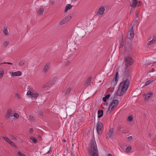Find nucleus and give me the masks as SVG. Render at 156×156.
<instances>
[{"mask_svg":"<svg viewBox=\"0 0 156 156\" xmlns=\"http://www.w3.org/2000/svg\"><path fill=\"white\" fill-rule=\"evenodd\" d=\"M129 81L128 79L121 82L116 92V95L122 96L126 92L129 86Z\"/></svg>","mask_w":156,"mask_h":156,"instance_id":"obj_1","label":"nucleus"},{"mask_svg":"<svg viewBox=\"0 0 156 156\" xmlns=\"http://www.w3.org/2000/svg\"><path fill=\"white\" fill-rule=\"evenodd\" d=\"M90 153L91 156H98V150L96 141L94 139L90 140Z\"/></svg>","mask_w":156,"mask_h":156,"instance_id":"obj_2","label":"nucleus"},{"mask_svg":"<svg viewBox=\"0 0 156 156\" xmlns=\"http://www.w3.org/2000/svg\"><path fill=\"white\" fill-rule=\"evenodd\" d=\"M125 61L126 67L132 65L133 62V59L129 56H127L125 58Z\"/></svg>","mask_w":156,"mask_h":156,"instance_id":"obj_3","label":"nucleus"},{"mask_svg":"<svg viewBox=\"0 0 156 156\" xmlns=\"http://www.w3.org/2000/svg\"><path fill=\"white\" fill-rule=\"evenodd\" d=\"M72 17L70 15H69L65 17L63 19L59 22V24L60 25H62L64 24L67 23L69 20L72 19Z\"/></svg>","mask_w":156,"mask_h":156,"instance_id":"obj_4","label":"nucleus"},{"mask_svg":"<svg viewBox=\"0 0 156 156\" xmlns=\"http://www.w3.org/2000/svg\"><path fill=\"white\" fill-rule=\"evenodd\" d=\"M103 125L102 122L100 121H98L97 125V133L100 134L102 133V128Z\"/></svg>","mask_w":156,"mask_h":156,"instance_id":"obj_5","label":"nucleus"},{"mask_svg":"<svg viewBox=\"0 0 156 156\" xmlns=\"http://www.w3.org/2000/svg\"><path fill=\"white\" fill-rule=\"evenodd\" d=\"M119 78L118 72H117L115 75L111 83V85L113 86H115L117 84Z\"/></svg>","mask_w":156,"mask_h":156,"instance_id":"obj_6","label":"nucleus"},{"mask_svg":"<svg viewBox=\"0 0 156 156\" xmlns=\"http://www.w3.org/2000/svg\"><path fill=\"white\" fill-rule=\"evenodd\" d=\"M133 27L132 26L129 30V31L128 33L127 37L129 39H132L134 36V34L133 32Z\"/></svg>","mask_w":156,"mask_h":156,"instance_id":"obj_7","label":"nucleus"},{"mask_svg":"<svg viewBox=\"0 0 156 156\" xmlns=\"http://www.w3.org/2000/svg\"><path fill=\"white\" fill-rule=\"evenodd\" d=\"M105 11V8L103 6H101L97 12V14L99 15H102Z\"/></svg>","mask_w":156,"mask_h":156,"instance_id":"obj_8","label":"nucleus"},{"mask_svg":"<svg viewBox=\"0 0 156 156\" xmlns=\"http://www.w3.org/2000/svg\"><path fill=\"white\" fill-rule=\"evenodd\" d=\"M119 101L117 99L114 100L111 102L110 105L112 107V108H114L116 107L118 105Z\"/></svg>","mask_w":156,"mask_h":156,"instance_id":"obj_9","label":"nucleus"},{"mask_svg":"<svg viewBox=\"0 0 156 156\" xmlns=\"http://www.w3.org/2000/svg\"><path fill=\"white\" fill-rule=\"evenodd\" d=\"M12 109L11 108H9L7 111V113L5 115V117L7 119H9V117L12 116Z\"/></svg>","mask_w":156,"mask_h":156,"instance_id":"obj_10","label":"nucleus"},{"mask_svg":"<svg viewBox=\"0 0 156 156\" xmlns=\"http://www.w3.org/2000/svg\"><path fill=\"white\" fill-rule=\"evenodd\" d=\"M114 132V128H111L108 133H107V137H109V138H111L113 136V133Z\"/></svg>","mask_w":156,"mask_h":156,"instance_id":"obj_11","label":"nucleus"},{"mask_svg":"<svg viewBox=\"0 0 156 156\" xmlns=\"http://www.w3.org/2000/svg\"><path fill=\"white\" fill-rule=\"evenodd\" d=\"M133 3L130 5V6L133 8H135L138 4V1L137 0H132Z\"/></svg>","mask_w":156,"mask_h":156,"instance_id":"obj_12","label":"nucleus"},{"mask_svg":"<svg viewBox=\"0 0 156 156\" xmlns=\"http://www.w3.org/2000/svg\"><path fill=\"white\" fill-rule=\"evenodd\" d=\"M50 67L49 64L48 63L47 64L44 66V68L43 70V72L45 73L47 72L48 70L49 69Z\"/></svg>","mask_w":156,"mask_h":156,"instance_id":"obj_13","label":"nucleus"},{"mask_svg":"<svg viewBox=\"0 0 156 156\" xmlns=\"http://www.w3.org/2000/svg\"><path fill=\"white\" fill-rule=\"evenodd\" d=\"M127 69V67H126L123 73L124 75L126 77H129V70Z\"/></svg>","mask_w":156,"mask_h":156,"instance_id":"obj_14","label":"nucleus"},{"mask_svg":"<svg viewBox=\"0 0 156 156\" xmlns=\"http://www.w3.org/2000/svg\"><path fill=\"white\" fill-rule=\"evenodd\" d=\"M72 7L73 6L71 5L70 4H68L65 7L64 12H66L68 10H70Z\"/></svg>","mask_w":156,"mask_h":156,"instance_id":"obj_15","label":"nucleus"},{"mask_svg":"<svg viewBox=\"0 0 156 156\" xmlns=\"http://www.w3.org/2000/svg\"><path fill=\"white\" fill-rule=\"evenodd\" d=\"M22 74L21 72L20 71H17L15 72H12V75L13 76H20Z\"/></svg>","mask_w":156,"mask_h":156,"instance_id":"obj_16","label":"nucleus"},{"mask_svg":"<svg viewBox=\"0 0 156 156\" xmlns=\"http://www.w3.org/2000/svg\"><path fill=\"white\" fill-rule=\"evenodd\" d=\"M98 118H100L103 116V111L102 110H99L98 112Z\"/></svg>","mask_w":156,"mask_h":156,"instance_id":"obj_17","label":"nucleus"},{"mask_svg":"<svg viewBox=\"0 0 156 156\" xmlns=\"http://www.w3.org/2000/svg\"><path fill=\"white\" fill-rule=\"evenodd\" d=\"M153 95L152 93L150 92L147 94L145 96V98L146 100H148Z\"/></svg>","mask_w":156,"mask_h":156,"instance_id":"obj_18","label":"nucleus"},{"mask_svg":"<svg viewBox=\"0 0 156 156\" xmlns=\"http://www.w3.org/2000/svg\"><path fill=\"white\" fill-rule=\"evenodd\" d=\"M92 79L91 77H89L86 80L85 83L87 85H90V82Z\"/></svg>","mask_w":156,"mask_h":156,"instance_id":"obj_19","label":"nucleus"},{"mask_svg":"<svg viewBox=\"0 0 156 156\" xmlns=\"http://www.w3.org/2000/svg\"><path fill=\"white\" fill-rule=\"evenodd\" d=\"M110 96V94H108L106 95L105 97H103L102 100L104 102H106V100L108 99Z\"/></svg>","mask_w":156,"mask_h":156,"instance_id":"obj_20","label":"nucleus"},{"mask_svg":"<svg viewBox=\"0 0 156 156\" xmlns=\"http://www.w3.org/2000/svg\"><path fill=\"white\" fill-rule=\"evenodd\" d=\"M53 84V83L51 82V81H50L47 84H45L43 86V88H44L45 87H49L50 86H51L52 84Z\"/></svg>","mask_w":156,"mask_h":156,"instance_id":"obj_21","label":"nucleus"},{"mask_svg":"<svg viewBox=\"0 0 156 156\" xmlns=\"http://www.w3.org/2000/svg\"><path fill=\"white\" fill-rule=\"evenodd\" d=\"M44 9L43 8H40L37 12V13L39 15L42 14L44 12Z\"/></svg>","mask_w":156,"mask_h":156,"instance_id":"obj_22","label":"nucleus"},{"mask_svg":"<svg viewBox=\"0 0 156 156\" xmlns=\"http://www.w3.org/2000/svg\"><path fill=\"white\" fill-rule=\"evenodd\" d=\"M71 90V87H69L67 90H66L65 92V94L66 95H68L69 94Z\"/></svg>","mask_w":156,"mask_h":156,"instance_id":"obj_23","label":"nucleus"},{"mask_svg":"<svg viewBox=\"0 0 156 156\" xmlns=\"http://www.w3.org/2000/svg\"><path fill=\"white\" fill-rule=\"evenodd\" d=\"M39 94L37 93H32V94L31 95V97H34L36 98L38 96Z\"/></svg>","mask_w":156,"mask_h":156,"instance_id":"obj_24","label":"nucleus"},{"mask_svg":"<svg viewBox=\"0 0 156 156\" xmlns=\"http://www.w3.org/2000/svg\"><path fill=\"white\" fill-rule=\"evenodd\" d=\"M112 106L110 105L109 108L108 109L107 112L110 113L114 109V108H112Z\"/></svg>","mask_w":156,"mask_h":156,"instance_id":"obj_25","label":"nucleus"},{"mask_svg":"<svg viewBox=\"0 0 156 156\" xmlns=\"http://www.w3.org/2000/svg\"><path fill=\"white\" fill-rule=\"evenodd\" d=\"M124 45V41H123V40H122L121 41L120 43V45L119 46V48H122L123 47V46Z\"/></svg>","mask_w":156,"mask_h":156,"instance_id":"obj_26","label":"nucleus"},{"mask_svg":"<svg viewBox=\"0 0 156 156\" xmlns=\"http://www.w3.org/2000/svg\"><path fill=\"white\" fill-rule=\"evenodd\" d=\"M131 147L130 146H128L126 148V152L128 153L131 151Z\"/></svg>","mask_w":156,"mask_h":156,"instance_id":"obj_27","label":"nucleus"},{"mask_svg":"<svg viewBox=\"0 0 156 156\" xmlns=\"http://www.w3.org/2000/svg\"><path fill=\"white\" fill-rule=\"evenodd\" d=\"M4 73L3 70L2 69H0V78L2 77Z\"/></svg>","mask_w":156,"mask_h":156,"instance_id":"obj_28","label":"nucleus"},{"mask_svg":"<svg viewBox=\"0 0 156 156\" xmlns=\"http://www.w3.org/2000/svg\"><path fill=\"white\" fill-rule=\"evenodd\" d=\"M30 139L35 143H36L37 142V140L35 138L32 136L30 137Z\"/></svg>","mask_w":156,"mask_h":156,"instance_id":"obj_29","label":"nucleus"},{"mask_svg":"<svg viewBox=\"0 0 156 156\" xmlns=\"http://www.w3.org/2000/svg\"><path fill=\"white\" fill-rule=\"evenodd\" d=\"M3 31L5 34L6 35H7L8 34V32L7 28H6L5 27L3 30Z\"/></svg>","mask_w":156,"mask_h":156,"instance_id":"obj_30","label":"nucleus"},{"mask_svg":"<svg viewBox=\"0 0 156 156\" xmlns=\"http://www.w3.org/2000/svg\"><path fill=\"white\" fill-rule=\"evenodd\" d=\"M152 81H153V80H150L147 81L145 83V85L147 86V85H149V84H150V83L152 82Z\"/></svg>","mask_w":156,"mask_h":156,"instance_id":"obj_31","label":"nucleus"},{"mask_svg":"<svg viewBox=\"0 0 156 156\" xmlns=\"http://www.w3.org/2000/svg\"><path fill=\"white\" fill-rule=\"evenodd\" d=\"M25 60H22L19 63V65L20 66H22L24 64Z\"/></svg>","mask_w":156,"mask_h":156,"instance_id":"obj_32","label":"nucleus"},{"mask_svg":"<svg viewBox=\"0 0 156 156\" xmlns=\"http://www.w3.org/2000/svg\"><path fill=\"white\" fill-rule=\"evenodd\" d=\"M13 116L16 119H18L19 116V114L17 113H15L13 115Z\"/></svg>","mask_w":156,"mask_h":156,"instance_id":"obj_33","label":"nucleus"},{"mask_svg":"<svg viewBox=\"0 0 156 156\" xmlns=\"http://www.w3.org/2000/svg\"><path fill=\"white\" fill-rule=\"evenodd\" d=\"M154 42V41L152 40L148 43L147 45H150L153 44Z\"/></svg>","mask_w":156,"mask_h":156,"instance_id":"obj_34","label":"nucleus"},{"mask_svg":"<svg viewBox=\"0 0 156 156\" xmlns=\"http://www.w3.org/2000/svg\"><path fill=\"white\" fill-rule=\"evenodd\" d=\"M128 119L129 121H131L133 119V116L132 115L129 116L128 117Z\"/></svg>","mask_w":156,"mask_h":156,"instance_id":"obj_35","label":"nucleus"},{"mask_svg":"<svg viewBox=\"0 0 156 156\" xmlns=\"http://www.w3.org/2000/svg\"><path fill=\"white\" fill-rule=\"evenodd\" d=\"M135 15L134 16V17L135 18L138 17L139 13L138 11H136L135 12Z\"/></svg>","mask_w":156,"mask_h":156,"instance_id":"obj_36","label":"nucleus"},{"mask_svg":"<svg viewBox=\"0 0 156 156\" xmlns=\"http://www.w3.org/2000/svg\"><path fill=\"white\" fill-rule=\"evenodd\" d=\"M18 154L19 156H25V154H23V153L21 152L20 151H18L17 153Z\"/></svg>","mask_w":156,"mask_h":156,"instance_id":"obj_37","label":"nucleus"},{"mask_svg":"<svg viewBox=\"0 0 156 156\" xmlns=\"http://www.w3.org/2000/svg\"><path fill=\"white\" fill-rule=\"evenodd\" d=\"M8 142H8V143H9V144H10L12 146H13L14 147L15 146V145L14 144V143L12 141H11L10 140H9V141H8Z\"/></svg>","mask_w":156,"mask_h":156,"instance_id":"obj_38","label":"nucleus"},{"mask_svg":"<svg viewBox=\"0 0 156 156\" xmlns=\"http://www.w3.org/2000/svg\"><path fill=\"white\" fill-rule=\"evenodd\" d=\"M3 139L7 142H9L8 141H9V140H9L8 138H7V137H5V136H3Z\"/></svg>","mask_w":156,"mask_h":156,"instance_id":"obj_39","label":"nucleus"},{"mask_svg":"<svg viewBox=\"0 0 156 156\" xmlns=\"http://www.w3.org/2000/svg\"><path fill=\"white\" fill-rule=\"evenodd\" d=\"M56 80H57V78L56 77H54V78H53V79L52 80H51L52 82H51L52 83V82H53V83H55L56 82Z\"/></svg>","mask_w":156,"mask_h":156,"instance_id":"obj_40","label":"nucleus"},{"mask_svg":"<svg viewBox=\"0 0 156 156\" xmlns=\"http://www.w3.org/2000/svg\"><path fill=\"white\" fill-rule=\"evenodd\" d=\"M32 93L30 91H28L27 93V95H30L31 96V95L32 94Z\"/></svg>","mask_w":156,"mask_h":156,"instance_id":"obj_41","label":"nucleus"},{"mask_svg":"<svg viewBox=\"0 0 156 156\" xmlns=\"http://www.w3.org/2000/svg\"><path fill=\"white\" fill-rule=\"evenodd\" d=\"M132 139L133 137L132 136H130L128 137V140L129 141L132 140Z\"/></svg>","mask_w":156,"mask_h":156,"instance_id":"obj_42","label":"nucleus"},{"mask_svg":"<svg viewBox=\"0 0 156 156\" xmlns=\"http://www.w3.org/2000/svg\"><path fill=\"white\" fill-rule=\"evenodd\" d=\"M122 129V127L120 126H119L118 127V130L119 131H120Z\"/></svg>","mask_w":156,"mask_h":156,"instance_id":"obj_43","label":"nucleus"},{"mask_svg":"<svg viewBox=\"0 0 156 156\" xmlns=\"http://www.w3.org/2000/svg\"><path fill=\"white\" fill-rule=\"evenodd\" d=\"M70 61H68L66 63V66H67L68 65H69L70 63Z\"/></svg>","mask_w":156,"mask_h":156,"instance_id":"obj_44","label":"nucleus"},{"mask_svg":"<svg viewBox=\"0 0 156 156\" xmlns=\"http://www.w3.org/2000/svg\"><path fill=\"white\" fill-rule=\"evenodd\" d=\"M12 140H17V139L16 138V137H14V136H13L12 137Z\"/></svg>","mask_w":156,"mask_h":156,"instance_id":"obj_45","label":"nucleus"},{"mask_svg":"<svg viewBox=\"0 0 156 156\" xmlns=\"http://www.w3.org/2000/svg\"><path fill=\"white\" fill-rule=\"evenodd\" d=\"M122 133H126L127 132V130H123L122 131Z\"/></svg>","mask_w":156,"mask_h":156,"instance_id":"obj_46","label":"nucleus"},{"mask_svg":"<svg viewBox=\"0 0 156 156\" xmlns=\"http://www.w3.org/2000/svg\"><path fill=\"white\" fill-rule=\"evenodd\" d=\"M29 118L31 120H33L34 119V118L32 115H29Z\"/></svg>","mask_w":156,"mask_h":156,"instance_id":"obj_47","label":"nucleus"},{"mask_svg":"<svg viewBox=\"0 0 156 156\" xmlns=\"http://www.w3.org/2000/svg\"><path fill=\"white\" fill-rule=\"evenodd\" d=\"M4 63H6V64H9V65H12V64H13L12 63H10V62H4L3 63H1V64H4Z\"/></svg>","mask_w":156,"mask_h":156,"instance_id":"obj_48","label":"nucleus"},{"mask_svg":"<svg viewBox=\"0 0 156 156\" xmlns=\"http://www.w3.org/2000/svg\"><path fill=\"white\" fill-rule=\"evenodd\" d=\"M16 96L17 98L18 99H19L20 98V95H19V94H16Z\"/></svg>","mask_w":156,"mask_h":156,"instance_id":"obj_49","label":"nucleus"},{"mask_svg":"<svg viewBox=\"0 0 156 156\" xmlns=\"http://www.w3.org/2000/svg\"><path fill=\"white\" fill-rule=\"evenodd\" d=\"M5 44L6 45V46H7L9 44V42L8 41H5Z\"/></svg>","mask_w":156,"mask_h":156,"instance_id":"obj_50","label":"nucleus"},{"mask_svg":"<svg viewBox=\"0 0 156 156\" xmlns=\"http://www.w3.org/2000/svg\"><path fill=\"white\" fill-rule=\"evenodd\" d=\"M152 40H154V41L155 42L156 41V37L154 36V37H153V39Z\"/></svg>","mask_w":156,"mask_h":156,"instance_id":"obj_51","label":"nucleus"},{"mask_svg":"<svg viewBox=\"0 0 156 156\" xmlns=\"http://www.w3.org/2000/svg\"><path fill=\"white\" fill-rule=\"evenodd\" d=\"M38 114L40 115H42V112L41 111L38 112Z\"/></svg>","mask_w":156,"mask_h":156,"instance_id":"obj_52","label":"nucleus"},{"mask_svg":"<svg viewBox=\"0 0 156 156\" xmlns=\"http://www.w3.org/2000/svg\"><path fill=\"white\" fill-rule=\"evenodd\" d=\"M139 4L138 5V6H139L140 5H141L142 4V2L141 1H139L138 2Z\"/></svg>","mask_w":156,"mask_h":156,"instance_id":"obj_53","label":"nucleus"},{"mask_svg":"<svg viewBox=\"0 0 156 156\" xmlns=\"http://www.w3.org/2000/svg\"><path fill=\"white\" fill-rule=\"evenodd\" d=\"M33 129L32 128H31L30 129V132L31 133H32L33 131Z\"/></svg>","mask_w":156,"mask_h":156,"instance_id":"obj_54","label":"nucleus"},{"mask_svg":"<svg viewBox=\"0 0 156 156\" xmlns=\"http://www.w3.org/2000/svg\"><path fill=\"white\" fill-rule=\"evenodd\" d=\"M54 1H52L50 2V4L53 5L54 4Z\"/></svg>","mask_w":156,"mask_h":156,"instance_id":"obj_55","label":"nucleus"},{"mask_svg":"<svg viewBox=\"0 0 156 156\" xmlns=\"http://www.w3.org/2000/svg\"><path fill=\"white\" fill-rule=\"evenodd\" d=\"M153 65L155 66H156V62H154L153 63Z\"/></svg>","mask_w":156,"mask_h":156,"instance_id":"obj_56","label":"nucleus"},{"mask_svg":"<svg viewBox=\"0 0 156 156\" xmlns=\"http://www.w3.org/2000/svg\"><path fill=\"white\" fill-rule=\"evenodd\" d=\"M50 150H49L48 152L47 153H46L48 154H49L50 153Z\"/></svg>","mask_w":156,"mask_h":156,"instance_id":"obj_57","label":"nucleus"},{"mask_svg":"<svg viewBox=\"0 0 156 156\" xmlns=\"http://www.w3.org/2000/svg\"><path fill=\"white\" fill-rule=\"evenodd\" d=\"M63 142H66V140L65 139H63Z\"/></svg>","mask_w":156,"mask_h":156,"instance_id":"obj_58","label":"nucleus"},{"mask_svg":"<svg viewBox=\"0 0 156 156\" xmlns=\"http://www.w3.org/2000/svg\"><path fill=\"white\" fill-rule=\"evenodd\" d=\"M85 34H84V35L83 36V37H84V36H85Z\"/></svg>","mask_w":156,"mask_h":156,"instance_id":"obj_59","label":"nucleus"},{"mask_svg":"<svg viewBox=\"0 0 156 156\" xmlns=\"http://www.w3.org/2000/svg\"><path fill=\"white\" fill-rule=\"evenodd\" d=\"M137 21V20H136V21H136H136Z\"/></svg>","mask_w":156,"mask_h":156,"instance_id":"obj_60","label":"nucleus"}]
</instances>
